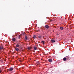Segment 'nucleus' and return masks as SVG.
Returning a JSON list of instances; mask_svg holds the SVG:
<instances>
[{"label": "nucleus", "instance_id": "1", "mask_svg": "<svg viewBox=\"0 0 74 74\" xmlns=\"http://www.w3.org/2000/svg\"><path fill=\"white\" fill-rule=\"evenodd\" d=\"M45 28H46V29H49V26L47 25H45Z\"/></svg>", "mask_w": 74, "mask_h": 74}, {"label": "nucleus", "instance_id": "2", "mask_svg": "<svg viewBox=\"0 0 74 74\" xmlns=\"http://www.w3.org/2000/svg\"><path fill=\"white\" fill-rule=\"evenodd\" d=\"M3 49V46L2 45H1L0 46V49L1 50Z\"/></svg>", "mask_w": 74, "mask_h": 74}, {"label": "nucleus", "instance_id": "3", "mask_svg": "<svg viewBox=\"0 0 74 74\" xmlns=\"http://www.w3.org/2000/svg\"><path fill=\"white\" fill-rule=\"evenodd\" d=\"M15 49L16 51H19V48L17 47H16Z\"/></svg>", "mask_w": 74, "mask_h": 74}, {"label": "nucleus", "instance_id": "4", "mask_svg": "<svg viewBox=\"0 0 74 74\" xmlns=\"http://www.w3.org/2000/svg\"><path fill=\"white\" fill-rule=\"evenodd\" d=\"M48 60L49 62H50V63H52V60L51 59H49Z\"/></svg>", "mask_w": 74, "mask_h": 74}, {"label": "nucleus", "instance_id": "5", "mask_svg": "<svg viewBox=\"0 0 74 74\" xmlns=\"http://www.w3.org/2000/svg\"><path fill=\"white\" fill-rule=\"evenodd\" d=\"M9 71H12L13 70V68H10L9 69Z\"/></svg>", "mask_w": 74, "mask_h": 74}, {"label": "nucleus", "instance_id": "6", "mask_svg": "<svg viewBox=\"0 0 74 74\" xmlns=\"http://www.w3.org/2000/svg\"><path fill=\"white\" fill-rule=\"evenodd\" d=\"M12 40L13 41H15L16 39H15V38H14L12 39Z\"/></svg>", "mask_w": 74, "mask_h": 74}, {"label": "nucleus", "instance_id": "7", "mask_svg": "<svg viewBox=\"0 0 74 74\" xmlns=\"http://www.w3.org/2000/svg\"><path fill=\"white\" fill-rule=\"evenodd\" d=\"M36 64H37V65H38V64H40V62L39 61H37L36 62Z\"/></svg>", "mask_w": 74, "mask_h": 74}, {"label": "nucleus", "instance_id": "8", "mask_svg": "<svg viewBox=\"0 0 74 74\" xmlns=\"http://www.w3.org/2000/svg\"><path fill=\"white\" fill-rule=\"evenodd\" d=\"M51 41H52V42H55V40L52 39L51 40Z\"/></svg>", "mask_w": 74, "mask_h": 74}, {"label": "nucleus", "instance_id": "9", "mask_svg": "<svg viewBox=\"0 0 74 74\" xmlns=\"http://www.w3.org/2000/svg\"><path fill=\"white\" fill-rule=\"evenodd\" d=\"M37 49V47L35 46L34 47V50H36Z\"/></svg>", "mask_w": 74, "mask_h": 74}, {"label": "nucleus", "instance_id": "10", "mask_svg": "<svg viewBox=\"0 0 74 74\" xmlns=\"http://www.w3.org/2000/svg\"><path fill=\"white\" fill-rule=\"evenodd\" d=\"M25 40H27V36H25Z\"/></svg>", "mask_w": 74, "mask_h": 74}, {"label": "nucleus", "instance_id": "11", "mask_svg": "<svg viewBox=\"0 0 74 74\" xmlns=\"http://www.w3.org/2000/svg\"><path fill=\"white\" fill-rule=\"evenodd\" d=\"M33 38H36V35H34L33 36Z\"/></svg>", "mask_w": 74, "mask_h": 74}, {"label": "nucleus", "instance_id": "12", "mask_svg": "<svg viewBox=\"0 0 74 74\" xmlns=\"http://www.w3.org/2000/svg\"><path fill=\"white\" fill-rule=\"evenodd\" d=\"M60 30H63V27H60Z\"/></svg>", "mask_w": 74, "mask_h": 74}, {"label": "nucleus", "instance_id": "13", "mask_svg": "<svg viewBox=\"0 0 74 74\" xmlns=\"http://www.w3.org/2000/svg\"><path fill=\"white\" fill-rule=\"evenodd\" d=\"M19 46H20L19 45L17 44L16 45V47L17 48L18 47H19Z\"/></svg>", "mask_w": 74, "mask_h": 74}, {"label": "nucleus", "instance_id": "14", "mask_svg": "<svg viewBox=\"0 0 74 74\" xmlns=\"http://www.w3.org/2000/svg\"><path fill=\"white\" fill-rule=\"evenodd\" d=\"M20 37H21V36H20V35L18 36V39H20Z\"/></svg>", "mask_w": 74, "mask_h": 74}, {"label": "nucleus", "instance_id": "15", "mask_svg": "<svg viewBox=\"0 0 74 74\" xmlns=\"http://www.w3.org/2000/svg\"><path fill=\"white\" fill-rule=\"evenodd\" d=\"M63 60L64 61H65V60H66V58H64L63 59Z\"/></svg>", "mask_w": 74, "mask_h": 74}, {"label": "nucleus", "instance_id": "16", "mask_svg": "<svg viewBox=\"0 0 74 74\" xmlns=\"http://www.w3.org/2000/svg\"><path fill=\"white\" fill-rule=\"evenodd\" d=\"M41 36H39L38 37V38H41Z\"/></svg>", "mask_w": 74, "mask_h": 74}, {"label": "nucleus", "instance_id": "17", "mask_svg": "<svg viewBox=\"0 0 74 74\" xmlns=\"http://www.w3.org/2000/svg\"><path fill=\"white\" fill-rule=\"evenodd\" d=\"M42 42H43V44H44V43H45V42L43 41H42Z\"/></svg>", "mask_w": 74, "mask_h": 74}, {"label": "nucleus", "instance_id": "18", "mask_svg": "<svg viewBox=\"0 0 74 74\" xmlns=\"http://www.w3.org/2000/svg\"><path fill=\"white\" fill-rule=\"evenodd\" d=\"M28 49H31V48L30 47H28Z\"/></svg>", "mask_w": 74, "mask_h": 74}, {"label": "nucleus", "instance_id": "19", "mask_svg": "<svg viewBox=\"0 0 74 74\" xmlns=\"http://www.w3.org/2000/svg\"><path fill=\"white\" fill-rule=\"evenodd\" d=\"M50 21H51V22H52V20L51 19H50Z\"/></svg>", "mask_w": 74, "mask_h": 74}, {"label": "nucleus", "instance_id": "20", "mask_svg": "<svg viewBox=\"0 0 74 74\" xmlns=\"http://www.w3.org/2000/svg\"><path fill=\"white\" fill-rule=\"evenodd\" d=\"M19 62H22V61H21V60H19Z\"/></svg>", "mask_w": 74, "mask_h": 74}, {"label": "nucleus", "instance_id": "21", "mask_svg": "<svg viewBox=\"0 0 74 74\" xmlns=\"http://www.w3.org/2000/svg\"><path fill=\"white\" fill-rule=\"evenodd\" d=\"M1 73V70H0V73Z\"/></svg>", "mask_w": 74, "mask_h": 74}, {"label": "nucleus", "instance_id": "22", "mask_svg": "<svg viewBox=\"0 0 74 74\" xmlns=\"http://www.w3.org/2000/svg\"><path fill=\"white\" fill-rule=\"evenodd\" d=\"M23 35L24 36V35H25V34H23Z\"/></svg>", "mask_w": 74, "mask_h": 74}]
</instances>
